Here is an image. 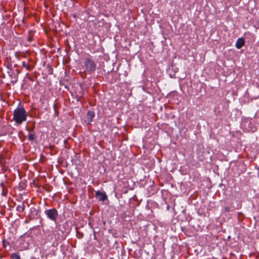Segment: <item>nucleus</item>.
<instances>
[{"mask_svg":"<svg viewBox=\"0 0 259 259\" xmlns=\"http://www.w3.org/2000/svg\"><path fill=\"white\" fill-rule=\"evenodd\" d=\"M27 113L23 107H18L14 110L13 112V119L18 124H21L26 120Z\"/></svg>","mask_w":259,"mask_h":259,"instance_id":"nucleus-1","label":"nucleus"},{"mask_svg":"<svg viewBox=\"0 0 259 259\" xmlns=\"http://www.w3.org/2000/svg\"><path fill=\"white\" fill-rule=\"evenodd\" d=\"M84 65L85 66L86 70L89 72H93L96 69V64L94 62L90 59H86L84 62Z\"/></svg>","mask_w":259,"mask_h":259,"instance_id":"nucleus-2","label":"nucleus"},{"mask_svg":"<svg viewBox=\"0 0 259 259\" xmlns=\"http://www.w3.org/2000/svg\"><path fill=\"white\" fill-rule=\"evenodd\" d=\"M45 213L49 219L53 221H55L58 216L57 211L54 208L46 210Z\"/></svg>","mask_w":259,"mask_h":259,"instance_id":"nucleus-3","label":"nucleus"},{"mask_svg":"<svg viewBox=\"0 0 259 259\" xmlns=\"http://www.w3.org/2000/svg\"><path fill=\"white\" fill-rule=\"evenodd\" d=\"M95 116L94 112L91 111L88 112L87 115L85 117L84 121L89 124L92 121L93 118Z\"/></svg>","mask_w":259,"mask_h":259,"instance_id":"nucleus-4","label":"nucleus"},{"mask_svg":"<svg viewBox=\"0 0 259 259\" xmlns=\"http://www.w3.org/2000/svg\"><path fill=\"white\" fill-rule=\"evenodd\" d=\"M95 196L100 201H104L107 199V196L105 193H102L100 191H97Z\"/></svg>","mask_w":259,"mask_h":259,"instance_id":"nucleus-5","label":"nucleus"},{"mask_svg":"<svg viewBox=\"0 0 259 259\" xmlns=\"http://www.w3.org/2000/svg\"><path fill=\"white\" fill-rule=\"evenodd\" d=\"M245 44V40L243 38H239L236 42L235 46L238 49H241Z\"/></svg>","mask_w":259,"mask_h":259,"instance_id":"nucleus-6","label":"nucleus"},{"mask_svg":"<svg viewBox=\"0 0 259 259\" xmlns=\"http://www.w3.org/2000/svg\"><path fill=\"white\" fill-rule=\"evenodd\" d=\"M25 208V205L24 202H22L19 204L17 207V211L19 212H23Z\"/></svg>","mask_w":259,"mask_h":259,"instance_id":"nucleus-7","label":"nucleus"},{"mask_svg":"<svg viewBox=\"0 0 259 259\" xmlns=\"http://www.w3.org/2000/svg\"><path fill=\"white\" fill-rule=\"evenodd\" d=\"M12 259H20V256L18 253H13L11 255Z\"/></svg>","mask_w":259,"mask_h":259,"instance_id":"nucleus-8","label":"nucleus"},{"mask_svg":"<svg viewBox=\"0 0 259 259\" xmlns=\"http://www.w3.org/2000/svg\"><path fill=\"white\" fill-rule=\"evenodd\" d=\"M22 66L23 67L26 68L27 70H30L31 69L30 65L28 64V63L24 61L22 62Z\"/></svg>","mask_w":259,"mask_h":259,"instance_id":"nucleus-9","label":"nucleus"},{"mask_svg":"<svg viewBox=\"0 0 259 259\" xmlns=\"http://www.w3.org/2000/svg\"><path fill=\"white\" fill-rule=\"evenodd\" d=\"M35 134L32 132H30L28 135V139L30 141H33L35 139Z\"/></svg>","mask_w":259,"mask_h":259,"instance_id":"nucleus-10","label":"nucleus"},{"mask_svg":"<svg viewBox=\"0 0 259 259\" xmlns=\"http://www.w3.org/2000/svg\"><path fill=\"white\" fill-rule=\"evenodd\" d=\"M225 210L227 212H229L230 210V207L229 206H226L225 207Z\"/></svg>","mask_w":259,"mask_h":259,"instance_id":"nucleus-11","label":"nucleus"},{"mask_svg":"<svg viewBox=\"0 0 259 259\" xmlns=\"http://www.w3.org/2000/svg\"><path fill=\"white\" fill-rule=\"evenodd\" d=\"M28 39L29 41H31L32 40V38L31 37L28 36Z\"/></svg>","mask_w":259,"mask_h":259,"instance_id":"nucleus-12","label":"nucleus"}]
</instances>
